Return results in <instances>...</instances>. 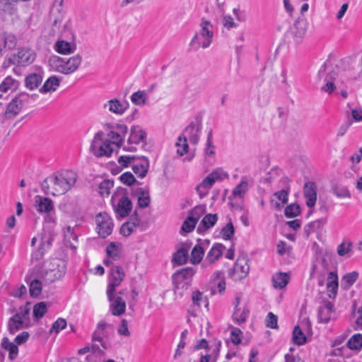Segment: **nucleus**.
<instances>
[{
    "instance_id": "nucleus-38",
    "label": "nucleus",
    "mask_w": 362,
    "mask_h": 362,
    "mask_svg": "<svg viewBox=\"0 0 362 362\" xmlns=\"http://www.w3.org/2000/svg\"><path fill=\"white\" fill-rule=\"evenodd\" d=\"M71 240L76 243L78 240V237L74 233L73 228H71V226H67L66 228V230L64 231L65 244H66V247H69L71 248L72 250H75L76 249V246L71 241Z\"/></svg>"
},
{
    "instance_id": "nucleus-41",
    "label": "nucleus",
    "mask_w": 362,
    "mask_h": 362,
    "mask_svg": "<svg viewBox=\"0 0 362 362\" xmlns=\"http://www.w3.org/2000/svg\"><path fill=\"white\" fill-rule=\"evenodd\" d=\"M332 192L338 198L350 199L351 197V192L346 186L336 184L332 187Z\"/></svg>"
},
{
    "instance_id": "nucleus-50",
    "label": "nucleus",
    "mask_w": 362,
    "mask_h": 362,
    "mask_svg": "<svg viewBox=\"0 0 362 362\" xmlns=\"http://www.w3.org/2000/svg\"><path fill=\"white\" fill-rule=\"evenodd\" d=\"M213 281L217 284V287L220 293H222L226 289V282L224 279V274L222 272H217L214 274Z\"/></svg>"
},
{
    "instance_id": "nucleus-24",
    "label": "nucleus",
    "mask_w": 362,
    "mask_h": 362,
    "mask_svg": "<svg viewBox=\"0 0 362 362\" xmlns=\"http://www.w3.org/2000/svg\"><path fill=\"white\" fill-rule=\"evenodd\" d=\"M54 49L62 54H69L75 52L76 45L65 40H57L54 44Z\"/></svg>"
},
{
    "instance_id": "nucleus-56",
    "label": "nucleus",
    "mask_w": 362,
    "mask_h": 362,
    "mask_svg": "<svg viewBox=\"0 0 362 362\" xmlns=\"http://www.w3.org/2000/svg\"><path fill=\"white\" fill-rule=\"evenodd\" d=\"M247 190V182L242 180L233 191V194L235 197H243Z\"/></svg>"
},
{
    "instance_id": "nucleus-58",
    "label": "nucleus",
    "mask_w": 362,
    "mask_h": 362,
    "mask_svg": "<svg viewBox=\"0 0 362 362\" xmlns=\"http://www.w3.org/2000/svg\"><path fill=\"white\" fill-rule=\"evenodd\" d=\"M66 326V321L64 318H58L52 325L49 333L54 332L59 333L61 330L64 329Z\"/></svg>"
},
{
    "instance_id": "nucleus-36",
    "label": "nucleus",
    "mask_w": 362,
    "mask_h": 362,
    "mask_svg": "<svg viewBox=\"0 0 362 362\" xmlns=\"http://www.w3.org/2000/svg\"><path fill=\"white\" fill-rule=\"evenodd\" d=\"M195 274V270L192 267H185L181 269L180 270L177 271L173 275V279L174 281H180L182 279H187L192 277Z\"/></svg>"
},
{
    "instance_id": "nucleus-4",
    "label": "nucleus",
    "mask_w": 362,
    "mask_h": 362,
    "mask_svg": "<svg viewBox=\"0 0 362 362\" xmlns=\"http://www.w3.org/2000/svg\"><path fill=\"white\" fill-rule=\"evenodd\" d=\"M103 136L104 133L102 131L98 132L95 134L92 141L90 151L96 157H109L113 151L110 141L106 140L103 143V144H100V142L103 139Z\"/></svg>"
},
{
    "instance_id": "nucleus-3",
    "label": "nucleus",
    "mask_w": 362,
    "mask_h": 362,
    "mask_svg": "<svg viewBox=\"0 0 362 362\" xmlns=\"http://www.w3.org/2000/svg\"><path fill=\"white\" fill-rule=\"evenodd\" d=\"M214 36L213 25L210 21L202 20L200 23V30L192 37L190 45L195 49L209 47Z\"/></svg>"
},
{
    "instance_id": "nucleus-35",
    "label": "nucleus",
    "mask_w": 362,
    "mask_h": 362,
    "mask_svg": "<svg viewBox=\"0 0 362 362\" xmlns=\"http://www.w3.org/2000/svg\"><path fill=\"white\" fill-rule=\"evenodd\" d=\"M19 82L8 76L0 84V91L6 93L8 90H15L18 88Z\"/></svg>"
},
{
    "instance_id": "nucleus-54",
    "label": "nucleus",
    "mask_w": 362,
    "mask_h": 362,
    "mask_svg": "<svg viewBox=\"0 0 362 362\" xmlns=\"http://www.w3.org/2000/svg\"><path fill=\"white\" fill-rule=\"evenodd\" d=\"M42 291V283L37 279L31 281L30 284V294L33 297L38 296Z\"/></svg>"
},
{
    "instance_id": "nucleus-34",
    "label": "nucleus",
    "mask_w": 362,
    "mask_h": 362,
    "mask_svg": "<svg viewBox=\"0 0 362 362\" xmlns=\"http://www.w3.org/2000/svg\"><path fill=\"white\" fill-rule=\"evenodd\" d=\"M136 194H138L137 201L139 207L146 208L151 201L148 189L138 188L136 189Z\"/></svg>"
},
{
    "instance_id": "nucleus-17",
    "label": "nucleus",
    "mask_w": 362,
    "mask_h": 362,
    "mask_svg": "<svg viewBox=\"0 0 362 362\" xmlns=\"http://www.w3.org/2000/svg\"><path fill=\"white\" fill-rule=\"evenodd\" d=\"M128 107V102L122 103L116 98L108 100L104 105V107H107L110 112L119 115L124 114Z\"/></svg>"
},
{
    "instance_id": "nucleus-42",
    "label": "nucleus",
    "mask_w": 362,
    "mask_h": 362,
    "mask_svg": "<svg viewBox=\"0 0 362 362\" xmlns=\"http://www.w3.org/2000/svg\"><path fill=\"white\" fill-rule=\"evenodd\" d=\"M358 276V274L356 272L346 274L342 278L341 286L344 289L349 288L356 282Z\"/></svg>"
},
{
    "instance_id": "nucleus-13",
    "label": "nucleus",
    "mask_w": 362,
    "mask_h": 362,
    "mask_svg": "<svg viewBox=\"0 0 362 362\" xmlns=\"http://www.w3.org/2000/svg\"><path fill=\"white\" fill-rule=\"evenodd\" d=\"M115 291L111 292V298L107 297L108 300L110 302V310L112 315L120 316L125 313L126 302L119 296H115Z\"/></svg>"
},
{
    "instance_id": "nucleus-55",
    "label": "nucleus",
    "mask_w": 362,
    "mask_h": 362,
    "mask_svg": "<svg viewBox=\"0 0 362 362\" xmlns=\"http://www.w3.org/2000/svg\"><path fill=\"white\" fill-rule=\"evenodd\" d=\"M300 212L299 205L291 204L287 206L285 209V216L288 218H294L297 216Z\"/></svg>"
},
{
    "instance_id": "nucleus-45",
    "label": "nucleus",
    "mask_w": 362,
    "mask_h": 362,
    "mask_svg": "<svg viewBox=\"0 0 362 362\" xmlns=\"http://www.w3.org/2000/svg\"><path fill=\"white\" fill-rule=\"evenodd\" d=\"M293 340L297 345H303L306 342V337L298 325L294 327L293 330Z\"/></svg>"
},
{
    "instance_id": "nucleus-52",
    "label": "nucleus",
    "mask_w": 362,
    "mask_h": 362,
    "mask_svg": "<svg viewBox=\"0 0 362 362\" xmlns=\"http://www.w3.org/2000/svg\"><path fill=\"white\" fill-rule=\"evenodd\" d=\"M132 102L136 105H142L146 103V93L144 90H138L131 96Z\"/></svg>"
},
{
    "instance_id": "nucleus-28",
    "label": "nucleus",
    "mask_w": 362,
    "mask_h": 362,
    "mask_svg": "<svg viewBox=\"0 0 362 362\" xmlns=\"http://www.w3.org/2000/svg\"><path fill=\"white\" fill-rule=\"evenodd\" d=\"M1 346L2 349L8 351V358L11 361H13L16 358L18 354V346L11 342L8 337H4L1 342Z\"/></svg>"
},
{
    "instance_id": "nucleus-5",
    "label": "nucleus",
    "mask_w": 362,
    "mask_h": 362,
    "mask_svg": "<svg viewBox=\"0 0 362 362\" xmlns=\"http://www.w3.org/2000/svg\"><path fill=\"white\" fill-rule=\"evenodd\" d=\"M318 77L320 78L325 77V85L322 86L321 90L328 94L333 93L336 88L334 81L337 77V73L333 66L327 62L324 63L318 71Z\"/></svg>"
},
{
    "instance_id": "nucleus-61",
    "label": "nucleus",
    "mask_w": 362,
    "mask_h": 362,
    "mask_svg": "<svg viewBox=\"0 0 362 362\" xmlns=\"http://www.w3.org/2000/svg\"><path fill=\"white\" fill-rule=\"evenodd\" d=\"M108 136L112 140L110 141L111 145L115 144L118 147L122 146L124 139L122 134L119 133H116L115 131H111L108 134Z\"/></svg>"
},
{
    "instance_id": "nucleus-49",
    "label": "nucleus",
    "mask_w": 362,
    "mask_h": 362,
    "mask_svg": "<svg viewBox=\"0 0 362 362\" xmlns=\"http://www.w3.org/2000/svg\"><path fill=\"white\" fill-rule=\"evenodd\" d=\"M234 233H235V229L233 227V224L232 221H230L229 223H228L226 224V226H224L221 230L220 233H221L223 239L228 240H230L233 236Z\"/></svg>"
},
{
    "instance_id": "nucleus-8",
    "label": "nucleus",
    "mask_w": 362,
    "mask_h": 362,
    "mask_svg": "<svg viewBox=\"0 0 362 362\" xmlns=\"http://www.w3.org/2000/svg\"><path fill=\"white\" fill-rule=\"evenodd\" d=\"M125 274L122 267L113 266L111 268L109 278V283L107 288V296L111 298V292L116 291V288L120 285L124 280Z\"/></svg>"
},
{
    "instance_id": "nucleus-9",
    "label": "nucleus",
    "mask_w": 362,
    "mask_h": 362,
    "mask_svg": "<svg viewBox=\"0 0 362 362\" xmlns=\"http://www.w3.org/2000/svg\"><path fill=\"white\" fill-rule=\"evenodd\" d=\"M223 175L225 177L226 176V175L221 170H214L205 177L196 188L200 197H204L206 194L208 189L213 186L216 180L222 179Z\"/></svg>"
},
{
    "instance_id": "nucleus-2",
    "label": "nucleus",
    "mask_w": 362,
    "mask_h": 362,
    "mask_svg": "<svg viewBox=\"0 0 362 362\" xmlns=\"http://www.w3.org/2000/svg\"><path fill=\"white\" fill-rule=\"evenodd\" d=\"M82 62V57L76 54L69 59L59 56H52L49 59V64L52 69L61 74L69 75L76 71Z\"/></svg>"
},
{
    "instance_id": "nucleus-12",
    "label": "nucleus",
    "mask_w": 362,
    "mask_h": 362,
    "mask_svg": "<svg viewBox=\"0 0 362 362\" xmlns=\"http://www.w3.org/2000/svg\"><path fill=\"white\" fill-rule=\"evenodd\" d=\"M308 23L305 17H300L295 21L290 28L291 34L297 42L300 41L307 32Z\"/></svg>"
},
{
    "instance_id": "nucleus-6",
    "label": "nucleus",
    "mask_w": 362,
    "mask_h": 362,
    "mask_svg": "<svg viewBox=\"0 0 362 362\" xmlns=\"http://www.w3.org/2000/svg\"><path fill=\"white\" fill-rule=\"evenodd\" d=\"M124 189L115 193L112 197V202L118 199V202L115 206V211L116 214L121 218L127 217L132 209V203L128 197L123 194Z\"/></svg>"
},
{
    "instance_id": "nucleus-32",
    "label": "nucleus",
    "mask_w": 362,
    "mask_h": 362,
    "mask_svg": "<svg viewBox=\"0 0 362 362\" xmlns=\"http://www.w3.org/2000/svg\"><path fill=\"white\" fill-rule=\"evenodd\" d=\"M42 76L40 74L33 73L26 76L25 84L26 88L30 90H34L42 83Z\"/></svg>"
},
{
    "instance_id": "nucleus-25",
    "label": "nucleus",
    "mask_w": 362,
    "mask_h": 362,
    "mask_svg": "<svg viewBox=\"0 0 362 362\" xmlns=\"http://www.w3.org/2000/svg\"><path fill=\"white\" fill-rule=\"evenodd\" d=\"M224 248L225 247L221 243H216L214 245L206 255V261L210 264L215 262L222 256L223 250Z\"/></svg>"
},
{
    "instance_id": "nucleus-59",
    "label": "nucleus",
    "mask_w": 362,
    "mask_h": 362,
    "mask_svg": "<svg viewBox=\"0 0 362 362\" xmlns=\"http://www.w3.org/2000/svg\"><path fill=\"white\" fill-rule=\"evenodd\" d=\"M196 224V221L187 216L182 223V230L185 233H190L194 229Z\"/></svg>"
},
{
    "instance_id": "nucleus-43",
    "label": "nucleus",
    "mask_w": 362,
    "mask_h": 362,
    "mask_svg": "<svg viewBox=\"0 0 362 362\" xmlns=\"http://www.w3.org/2000/svg\"><path fill=\"white\" fill-rule=\"evenodd\" d=\"M249 313L250 310L247 308H244L242 312L240 309H235L233 314V319L239 325L244 323L248 317Z\"/></svg>"
},
{
    "instance_id": "nucleus-1",
    "label": "nucleus",
    "mask_w": 362,
    "mask_h": 362,
    "mask_svg": "<svg viewBox=\"0 0 362 362\" xmlns=\"http://www.w3.org/2000/svg\"><path fill=\"white\" fill-rule=\"evenodd\" d=\"M78 179L73 170H62L45 179L41 187L44 192L53 196L62 195L69 191Z\"/></svg>"
},
{
    "instance_id": "nucleus-27",
    "label": "nucleus",
    "mask_w": 362,
    "mask_h": 362,
    "mask_svg": "<svg viewBox=\"0 0 362 362\" xmlns=\"http://www.w3.org/2000/svg\"><path fill=\"white\" fill-rule=\"evenodd\" d=\"M60 85V80L56 76H52L48 78L43 86L40 88V92L46 93L48 92H54Z\"/></svg>"
},
{
    "instance_id": "nucleus-33",
    "label": "nucleus",
    "mask_w": 362,
    "mask_h": 362,
    "mask_svg": "<svg viewBox=\"0 0 362 362\" xmlns=\"http://www.w3.org/2000/svg\"><path fill=\"white\" fill-rule=\"evenodd\" d=\"M148 167V160L146 157H142L141 163L134 165L132 166V170L135 174H136L139 177L143 178L146 175Z\"/></svg>"
},
{
    "instance_id": "nucleus-39",
    "label": "nucleus",
    "mask_w": 362,
    "mask_h": 362,
    "mask_svg": "<svg viewBox=\"0 0 362 362\" xmlns=\"http://www.w3.org/2000/svg\"><path fill=\"white\" fill-rule=\"evenodd\" d=\"M346 346L351 350L359 351L362 349V334H355L347 341Z\"/></svg>"
},
{
    "instance_id": "nucleus-57",
    "label": "nucleus",
    "mask_w": 362,
    "mask_h": 362,
    "mask_svg": "<svg viewBox=\"0 0 362 362\" xmlns=\"http://www.w3.org/2000/svg\"><path fill=\"white\" fill-rule=\"evenodd\" d=\"M243 332L238 327H232L230 331L231 341L237 345L241 343Z\"/></svg>"
},
{
    "instance_id": "nucleus-53",
    "label": "nucleus",
    "mask_w": 362,
    "mask_h": 362,
    "mask_svg": "<svg viewBox=\"0 0 362 362\" xmlns=\"http://www.w3.org/2000/svg\"><path fill=\"white\" fill-rule=\"evenodd\" d=\"M114 182L110 180H104L99 185V193L102 196L110 194V190L113 187Z\"/></svg>"
},
{
    "instance_id": "nucleus-11",
    "label": "nucleus",
    "mask_w": 362,
    "mask_h": 362,
    "mask_svg": "<svg viewBox=\"0 0 362 362\" xmlns=\"http://www.w3.org/2000/svg\"><path fill=\"white\" fill-rule=\"evenodd\" d=\"M201 128L202 123L200 121H192L185 127L182 135L189 139L191 144H197L199 140Z\"/></svg>"
},
{
    "instance_id": "nucleus-30",
    "label": "nucleus",
    "mask_w": 362,
    "mask_h": 362,
    "mask_svg": "<svg viewBox=\"0 0 362 362\" xmlns=\"http://www.w3.org/2000/svg\"><path fill=\"white\" fill-rule=\"evenodd\" d=\"M289 193V187L286 189H281L279 192H275L273 194V197L277 199L280 202H274V199L271 200L272 204L274 205V208L277 209H280L282 206L287 203L288 197Z\"/></svg>"
},
{
    "instance_id": "nucleus-40",
    "label": "nucleus",
    "mask_w": 362,
    "mask_h": 362,
    "mask_svg": "<svg viewBox=\"0 0 362 362\" xmlns=\"http://www.w3.org/2000/svg\"><path fill=\"white\" fill-rule=\"evenodd\" d=\"M204 249L200 244L196 245L191 252V262L194 264L199 263L204 256Z\"/></svg>"
},
{
    "instance_id": "nucleus-22",
    "label": "nucleus",
    "mask_w": 362,
    "mask_h": 362,
    "mask_svg": "<svg viewBox=\"0 0 362 362\" xmlns=\"http://www.w3.org/2000/svg\"><path fill=\"white\" fill-rule=\"evenodd\" d=\"M52 238L50 235H44L42 237L40 245L38 249L32 255V258L36 260L41 259L45 252L52 245Z\"/></svg>"
},
{
    "instance_id": "nucleus-23",
    "label": "nucleus",
    "mask_w": 362,
    "mask_h": 362,
    "mask_svg": "<svg viewBox=\"0 0 362 362\" xmlns=\"http://www.w3.org/2000/svg\"><path fill=\"white\" fill-rule=\"evenodd\" d=\"M327 290L328 296L335 298L338 290V276L336 272H331L327 276Z\"/></svg>"
},
{
    "instance_id": "nucleus-37",
    "label": "nucleus",
    "mask_w": 362,
    "mask_h": 362,
    "mask_svg": "<svg viewBox=\"0 0 362 362\" xmlns=\"http://www.w3.org/2000/svg\"><path fill=\"white\" fill-rule=\"evenodd\" d=\"M21 109L20 105H18L16 101L13 98L6 107L4 116L8 119H11L16 117L21 112Z\"/></svg>"
},
{
    "instance_id": "nucleus-21",
    "label": "nucleus",
    "mask_w": 362,
    "mask_h": 362,
    "mask_svg": "<svg viewBox=\"0 0 362 362\" xmlns=\"http://www.w3.org/2000/svg\"><path fill=\"white\" fill-rule=\"evenodd\" d=\"M218 221V216L216 214H208L201 221L198 228L197 233H203L209 228H212Z\"/></svg>"
},
{
    "instance_id": "nucleus-29",
    "label": "nucleus",
    "mask_w": 362,
    "mask_h": 362,
    "mask_svg": "<svg viewBox=\"0 0 362 362\" xmlns=\"http://www.w3.org/2000/svg\"><path fill=\"white\" fill-rule=\"evenodd\" d=\"M106 253L108 258L118 260L121 257L122 244L117 242H111L106 247Z\"/></svg>"
},
{
    "instance_id": "nucleus-20",
    "label": "nucleus",
    "mask_w": 362,
    "mask_h": 362,
    "mask_svg": "<svg viewBox=\"0 0 362 362\" xmlns=\"http://www.w3.org/2000/svg\"><path fill=\"white\" fill-rule=\"evenodd\" d=\"M35 206L37 211L40 213H49L53 210L54 206L52 201L47 197H43L41 196H36L35 197Z\"/></svg>"
},
{
    "instance_id": "nucleus-26",
    "label": "nucleus",
    "mask_w": 362,
    "mask_h": 362,
    "mask_svg": "<svg viewBox=\"0 0 362 362\" xmlns=\"http://www.w3.org/2000/svg\"><path fill=\"white\" fill-rule=\"evenodd\" d=\"M27 327V325H24V320L18 315H14L8 320V330L11 334H14L21 329Z\"/></svg>"
},
{
    "instance_id": "nucleus-60",
    "label": "nucleus",
    "mask_w": 362,
    "mask_h": 362,
    "mask_svg": "<svg viewBox=\"0 0 362 362\" xmlns=\"http://www.w3.org/2000/svg\"><path fill=\"white\" fill-rule=\"evenodd\" d=\"M204 208L202 206H197L189 211L188 216L193 218L197 223L199 218L204 214Z\"/></svg>"
},
{
    "instance_id": "nucleus-46",
    "label": "nucleus",
    "mask_w": 362,
    "mask_h": 362,
    "mask_svg": "<svg viewBox=\"0 0 362 362\" xmlns=\"http://www.w3.org/2000/svg\"><path fill=\"white\" fill-rule=\"evenodd\" d=\"M37 97V95H31L22 92L18 94L13 99L16 101L17 104L20 105L21 108H23L25 105H26L30 100H34Z\"/></svg>"
},
{
    "instance_id": "nucleus-18",
    "label": "nucleus",
    "mask_w": 362,
    "mask_h": 362,
    "mask_svg": "<svg viewBox=\"0 0 362 362\" xmlns=\"http://www.w3.org/2000/svg\"><path fill=\"white\" fill-rule=\"evenodd\" d=\"M334 311V304L329 301H325L324 305L318 310V320L320 322L327 323L331 319V315Z\"/></svg>"
},
{
    "instance_id": "nucleus-47",
    "label": "nucleus",
    "mask_w": 362,
    "mask_h": 362,
    "mask_svg": "<svg viewBox=\"0 0 362 362\" xmlns=\"http://www.w3.org/2000/svg\"><path fill=\"white\" fill-rule=\"evenodd\" d=\"M64 274L65 267L64 265H63L62 266L61 269H52L49 272H47L46 274L47 276V279L49 281H54L55 280L59 279L61 277L64 276Z\"/></svg>"
},
{
    "instance_id": "nucleus-14",
    "label": "nucleus",
    "mask_w": 362,
    "mask_h": 362,
    "mask_svg": "<svg viewBox=\"0 0 362 362\" xmlns=\"http://www.w3.org/2000/svg\"><path fill=\"white\" fill-rule=\"evenodd\" d=\"M250 267L247 257L244 256L238 257L231 275L235 280H240L247 276Z\"/></svg>"
},
{
    "instance_id": "nucleus-31",
    "label": "nucleus",
    "mask_w": 362,
    "mask_h": 362,
    "mask_svg": "<svg viewBox=\"0 0 362 362\" xmlns=\"http://www.w3.org/2000/svg\"><path fill=\"white\" fill-rule=\"evenodd\" d=\"M289 281V276L286 273L279 272L272 277L273 286L275 288L281 289L284 288Z\"/></svg>"
},
{
    "instance_id": "nucleus-15",
    "label": "nucleus",
    "mask_w": 362,
    "mask_h": 362,
    "mask_svg": "<svg viewBox=\"0 0 362 362\" xmlns=\"http://www.w3.org/2000/svg\"><path fill=\"white\" fill-rule=\"evenodd\" d=\"M303 194L306 199V205L313 208L317 200V187L315 182H308L303 186Z\"/></svg>"
},
{
    "instance_id": "nucleus-19",
    "label": "nucleus",
    "mask_w": 362,
    "mask_h": 362,
    "mask_svg": "<svg viewBox=\"0 0 362 362\" xmlns=\"http://www.w3.org/2000/svg\"><path fill=\"white\" fill-rule=\"evenodd\" d=\"M146 139V133L139 126H133L130 129V135L128 139L129 144H139L144 142Z\"/></svg>"
},
{
    "instance_id": "nucleus-10",
    "label": "nucleus",
    "mask_w": 362,
    "mask_h": 362,
    "mask_svg": "<svg viewBox=\"0 0 362 362\" xmlns=\"http://www.w3.org/2000/svg\"><path fill=\"white\" fill-rule=\"evenodd\" d=\"M35 54L33 51L28 48L19 49L17 54L9 57L11 63H16L18 66H26L34 62Z\"/></svg>"
},
{
    "instance_id": "nucleus-51",
    "label": "nucleus",
    "mask_w": 362,
    "mask_h": 362,
    "mask_svg": "<svg viewBox=\"0 0 362 362\" xmlns=\"http://www.w3.org/2000/svg\"><path fill=\"white\" fill-rule=\"evenodd\" d=\"M47 307L45 302H40L34 305L33 315L34 317L40 319L42 318L47 313Z\"/></svg>"
},
{
    "instance_id": "nucleus-16",
    "label": "nucleus",
    "mask_w": 362,
    "mask_h": 362,
    "mask_svg": "<svg viewBox=\"0 0 362 362\" xmlns=\"http://www.w3.org/2000/svg\"><path fill=\"white\" fill-rule=\"evenodd\" d=\"M17 45L16 36L8 32H4L0 34V57H1L6 49H11Z\"/></svg>"
},
{
    "instance_id": "nucleus-64",
    "label": "nucleus",
    "mask_w": 362,
    "mask_h": 362,
    "mask_svg": "<svg viewBox=\"0 0 362 362\" xmlns=\"http://www.w3.org/2000/svg\"><path fill=\"white\" fill-rule=\"evenodd\" d=\"M117 332L119 335L129 337L130 335V332L128 329L127 320L126 319H122L121 321V324L119 325Z\"/></svg>"
},
{
    "instance_id": "nucleus-7",
    "label": "nucleus",
    "mask_w": 362,
    "mask_h": 362,
    "mask_svg": "<svg viewBox=\"0 0 362 362\" xmlns=\"http://www.w3.org/2000/svg\"><path fill=\"white\" fill-rule=\"evenodd\" d=\"M95 221L96 229L101 238H105L112 233L114 224L111 217L107 213L98 214L96 216Z\"/></svg>"
},
{
    "instance_id": "nucleus-44",
    "label": "nucleus",
    "mask_w": 362,
    "mask_h": 362,
    "mask_svg": "<svg viewBox=\"0 0 362 362\" xmlns=\"http://www.w3.org/2000/svg\"><path fill=\"white\" fill-rule=\"evenodd\" d=\"M188 258V250L185 248L178 250L173 256V260L179 265L187 263Z\"/></svg>"
},
{
    "instance_id": "nucleus-48",
    "label": "nucleus",
    "mask_w": 362,
    "mask_h": 362,
    "mask_svg": "<svg viewBox=\"0 0 362 362\" xmlns=\"http://www.w3.org/2000/svg\"><path fill=\"white\" fill-rule=\"evenodd\" d=\"M176 146L177 147V153L180 156H183L188 151L187 139L182 135L178 137Z\"/></svg>"
},
{
    "instance_id": "nucleus-63",
    "label": "nucleus",
    "mask_w": 362,
    "mask_h": 362,
    "mask_svg": "<svg viewBox=\"0 0 362 362\" xmlns=\"http://www.w3.org/2000/svg\"><path fill=\"white\" fill-rule=\"evenodd\" d=\"M122 182L127 185H132L136 182L134 175L130 172H126L122 174L119 177Z\"/></svg>"
},
{
    "instance_id": "nucleus-62",
    "label": "nucleus",
    "mask_w": 362,
    "mask_h": 362,
    "mask_svg": "<svg viewBox=\"0 0 362 362\" xmlns=\"http://www.w3.org/2000/svg\"><path fill=\"white\" fill-rule=\"evenodd\" d=\"M278 317L272 312L269 313L266 319V325L271 329H276L278 327Z\"/></svg>"
}]
</instances>
